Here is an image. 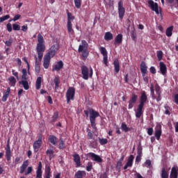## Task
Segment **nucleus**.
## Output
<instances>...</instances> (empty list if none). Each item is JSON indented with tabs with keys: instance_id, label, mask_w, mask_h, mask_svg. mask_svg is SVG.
<instances>
[{
	"instance_id": "nucleus-16",
	"label": "nucleus",
	"mask_w": 178,
	"mask_h": 178,
	"mask_svg": "<svg viewBox=\"0 0 178 178\" xmlns=\"http://www.w3.org/2000/svg\"><path fill=\"white\" fill-rule=\"evenodd\" d=\"M63 67V61L60 60L54 65V66L53 67L52 71L59 72V70H60V69H62Z\"/></svg>"
},
{
	"instance_id": "nucleus-15",
	"label": "nucleus",
	"mask_w": 178,
	"mask_h": 178,
	"mask_svg": "<svg viewBox=\"0 0 178 178\" xmlns=\"http://www.w3.org/2000/svg\"><path fill=\"white\" fill-rule=\"evenodd\" d=\"M134 161V156L130 155L126 165L124 166V170H126L127 168H131L133 166Z\"/></svg>"
},
{
	"instance_id": "nucleus-27",
	"label": "nucleus",
	"mask_w": 178,
	"mask_h": 178,
	"mask_svg": "<svg viewBox=\"0 0 178 178\" xmlns=\"http://www.w3.org/2000/svg\"><path fill=\"white\" fill-rule=\"evenodd\" d=\"M113 65H114V70L115 73H119L120 70V64L119 63V60H115L113 62Z\"/></svg>"
},
{
	"instance_id": "nucleus-63",
	"label": "nucleus",
	"mask_w": 178,
	"mask_h": 178,
	"mask_svg": "<svg viewBox=\"0 0 178 178\" xmlns=\"http://www.w3.org/2000/svg\"><path fill=\"white\" fill-rule=\"evenodd\" d=\"M134 176L136 178H145L144 177L141 176V174L138 172H136Z\"/></svg>"
},
{
	"instance_id": "nucleus-29",
	"label": "nucleus",
	"mask_w": 178,
	"mask_h": 178,
	"mask_svg": "<svg viewBox=\"0 0 178 178\" xmlns=\"http://www.w3.org/2000/svg\"><path fill=\"white\" fill-rule=\"evenodd\" d=\"M104 40L106 41H111L113 40V34L111 32H106L104 35Z\"/></svg>"
},
{
	"instance_id": "nucleus-51",
	"label": "nucleus",
	"mask_w": 178,
	"mask_h": 178,
	"mask_svg": "<svg viewBox=\"0 0 178 178\" xmlns=\"http://www.w3.org/2000/svg\"><path fill=\"white\" fill-rule=\"evenodd\" d=\"M31 172H33V167L32 166L28 167L26 171L25 172V176L30 175Z\"/></svg>"
},
{
	"instance_id": "nucleus-48",
	"label": "nucleus",
	"mask_w": 178,
	"mask_h": 178,
	"mask_svg": "<svg viewBox=\"0 0 178 178\" xmlns=\"http://www.w3.org/2000/svg\"><path fill=\"white\" fill-rule=\"evenodd\" d=\"M13 29L15 31H19L20 30V25H19L17 24H13Z\"/></svg>"
},
{
	"instance_id": "nucleus-34",
	"label": "nucleus",
	"mask_w": 178,
	"mask_h": 178,
	"mask_svg": "<svg viewBox=\"0 0 178 178\" xmlns=\"http://www.w3.org/2000/svg\"><path fill=\"white\" fill-rule=\"evenodd\" d=\"M54 83L55 84V90H58L59 84H60V79H59V77L56 76L54 79Z\"/></svg>"
},
{
	"instance_id": "nucleus-14",
	"label": "nucleus",
	"mask_w": 178,
	"mask_h": 178,
	"mask_svg": "<svg viewBox=\"0 0 178 178\" xmlns=\"http://www.w3.org/2000/svg\"><path fill=\"white\" fill-rule=\"evenodd\" d=\"M81 44L79 47V52H83L85 51H87V48L88 47V43L86 40H82Z\"/></svg>"
},
{
	"instance_id": "nucleus-33",
	"label": "nucleus",
	"mask_w": 178,
	"mask_h": 178,
	"mask_svg": "<svg viewBox=\"0 0 178 178\" xmlns=\"http://www.w3.org/2000/svg\"><path fill=\"white\" fill-rule=\"evenodd\" d=\"M42 82V78L41 76L38 77L36 80V84H35L36 90H40V88H41Z\"/></svg>"
},
{
	"instance_id": "nucleus-43",
	"label": "nucleus",
	"mask_w": 178,
	"mask_h": 178,
	"mask_svg": "<svg viewBox=\"0 0 178 178\" xmlns=\"http://www.w3.org/2000/svg\"><path fill=\"white\" fill-rule=\"evenodd\" d=\"M164 108L165 109V115H170V111H171L170 107L169 106H168V104H165L164 106Z\"/></svg>"
},
{
	"instance_id": "nucleus-23",
	"label": "nucleus",
	"mask_w": 178,
	"mask_h": 178,
	"mask_svg": "<svg viewBox=\"0 0 178 178\" xmlns=\"http://www.w3.org/2000/svg\"><path fill=\"white\" fill-rule=\"evenodd\" d=\"M123 42V35L118 34L115 38V45H120Z\"/></svg>"
},
{
	"instance_id": "nucleus-10",
	"label": "nucleus",
	"mask_w": 178,
	"mask_h": 178,
	"mask_svg": "<svg viewBox=\"0 0 178 178\" xmlns=\"http://www.w3.org/2000/svg\"><path fill=\"white\" fill-rule=\"evenodd\" d=\"M100 53L103 55V63L105 66H108V51L104 47H100L99 48Z\"/></svg>"
},
{
	"instance_id": "nucleus-37",
	"label": "nucleus",
	"mask_w": 178,
	"mask_h": 178,
	"mask_svg": "<svg viewBox=\"0 0 178 178\" xmlns=\"http://www.w3.org/2000/svg\"><path fill=\"white\" fill-rule=\"evenodd\" d=\"M59 149H65L66 148V145H65V141H63V139L60 138L58 145Z\"/></svg>"
},
{
	"instance_id": "nucleus-50",
	"label": "nucleus",
	"mask_w": 178,
	"mask_h": 178,
	"mask_svg": "<svg viewBox=\"0 0 178 178\" xmlns=\"http://www.w3.org/2000/svg\"><path fill=\"white\" fill-rule=\"evenodd\" d=\"M10 16L9 15H6L3 17H0V23H2V22H5V20H8Z\"/></svg>"
},
{
	"instance_id": "nucleus-2",
	"label": "nucleus",
	"mask_w": 178,
	"mask_h": 178,
	"mask_svg": "<svg viewBox=\"0 0 178 178\" xmlns=\"http://www.w3.org/2000/svg\"><path fill=\"white\" fill-rule=\"evenodd\" d=\"M38 42L36 51L39 60H42V56H44V51H45V44H44V37L40 33L38 35Z\"/></svg>"
},
{
	"instance_id": "nucleus-9",
	"label": "nucleus",
	"mask_w": 178,
	"mask_h": 178,
	"mask_svg": "<svg viewBox=\"0 0 178 178\" xmlns=\"http://www.w3.org/2000/svg\"><path fill=\"white\" fill-rule=\"evenodd\" d=\"M147 3L153 12H155L156 15H159V8L158 7V3H155L153 0H148Z\"/></svg>"
},
{
	"instance_id": "nucleus-1",
	"label": "nucleus",
	"mask_w": 178,
	"mask_h": 178,
	"mask_svg": "<svg viewBox=\"0 0 178 178\" xmlns=\"http://www.w3.org/2000/svg\"><path fill=\"white\" fill-rule=\"evenodd\" d=\"M147 102H148V96L147 95V92L143 90L140 93L139 104L137 109L135 110L136 118L138 119H140L143 113H144L143 109H144V105H145Z\"/></svg>"
},
{
	"instance_id": "nucleus-31",
	"label": "nucleus",
	"mask_w": 178,
	"mask_h": 178,
	"mask_svg": "<svg viewBox=\"0 0 178 178\" xmlns=\"http://www.w3.org/2000/svg\"><path fill=\"white\" fill-rule=\"evenodd\" d=\"M86 171L79 170L75 174V177L76 178H83L86 176Z\"/></svg>"
},
{
	"instance_id": "nucleus-49",
	"label": "nucleus",
	"mask_w": 178,
	"mask_h": 178,
	"mask_svg": "<svg viewBox=\"0 0 178 178\" xmlns=\"http://www.w3.org/2000/svg\"><path fill=\"white\" fill-rule=\"evenodd\" d=\"M36 177L37 178H42V170H37Z\"/></svg>"
},
{
	"instance_id": "nucleus-38",
	"label": "nucleus",
	"mask_w": 178,
	"mask_h": 178,
	"mask_svg": "<svg viewBox=\"0 0 178 178\" xmlns=\"http://www.w3.org/2000/svg\"><path fill=\"white\" fill-rule=\"evenodd\" d=\"M6 159L7 161H10L11 158H12V152H10V150H6Z\"/></svg>"
},
{
	"instance_id": "nucleus-58",
	"label": "nucleus",
	"mask_w": 178,
	"mask_h": 178,
	"mask_svg": "<svg viewBox=\"0 0 178 178\" xmlns=\"http://www.w3.org/2000/svg\"><path fill=\"white\" fill-rule=\"evenodd\" d=\"M153 133H154V129L152 128L147 129L148 136H152Z\"/></svg>"
},
{
	"instance_id": "nucleus-59",
	"label": "nucleus",
	"mask_w": 178,
	"mask_h": 178,
	"mask_svg": "<svg viewBox=\"0 0 178 178\" xmlns=\"http://www.w3.org/2000/svg\"><path fill=\"white\" fill-rule=\"evenodd\" d=\"M145 165L146 168H149V166H151V160H146L145 162Z\"/></svg>"
},
{
	"instance_id": "nucleus-54",
	"label": "nucleus",
	"mask_w": 178,
	"mask_h": 178,
	"mask_svg": "<svg viewBox=\"0 0 178 178\" xmlns=\"http://www.w3.org/2000/svg\"><path fill=\"white\" fill-rule=\"evenodd\" d=\"M12 73H13V76H15L16 77V79L17 80H19V72H16L15 70H12Z\"/></svg>"
},
{
	"instance_id": "nucleus-47",
	"label": "nucleus",
	"mask_w": 178,
	"mask_h": 178,
	"mask_svg": "<svg viewBox=\"0 0 178 178\" xmlns=\"http://www.w3.org/2000/svg\"><path fill=\"white\" fill-rule=\"evenodd\" d=\"M131 37L133 41H136V40L137 38V33H136V31H131Z\"/></svg>"
},
{
	"instance_id": "nucleus-30",
	"label": "nucleus",
	"mask_w": 178,
	"mask_h": 178,
	"mask_svg": "<svg viewBox=\"0 0 178 178\" xmlns=\"http://www.w3.org/2000/svg\"><path fill=\"white\" fill-rule=\"evenodd\" d=\"M67 29L69 34H73V33H74V31L73 30V24H72V22L67 23Z\"/></svg>"
},
{
	"instance_id": "nucleus-19",
	"label": "nucleus",
	"mask_w": 178,
	"mask_h": 178,
	"mask_svg": "<svg viewBox=\"0 0 178 178\" xmlns=\"http://www.w3.org/2000/svg\"><path fill=\"white\" fill-rule=\"evenodd\" d=\"M35 70L36 73H40L41 70V67L40 65V63L41 60H40V58H37V56H35Z\"/></svg>"
},
{
	"instance_id": "nucleus-28",
	"label": "nucleus",
	"mask_w": 178,
	"mask_h": 178,
	"mask_svg": "<svg viewBox=\"0 0 178 178\" xmlns=\"http://www.w3.org/2000/svg\"><path fill=\"white\" fill-rule=\"evenodd\" d=\"M16 78H15V76H10L8 78V84L9 86H10V87H15V86H16Z\"/></svg>"
},
{
	"instance_id": "nucleus-41",
	"label": "nucleus",
	"mask_w": 178,
	"mask_h": 178,
	"mask_svg": "<svg viewBox=\"0 0 178 178\" xmlns=\"http://www.w3.org/2000/svg\"><path fill=\"white\" fill-rule=\"evenodd\" d=\"M121 129L125 133H127V131H129V130H130V129L129 127H127V125L126 124H124V123H122Z\"/></svg>"
},
{
	"instance_id": "nucleus-13",
	"label": "nucleus",
	"mask_w": 178,
	"mask_h": 178,
	"mask_svg": "<svg viewBox=\"0 0 178 178\" xmlns=\"http://www.w3.org/2000/svg\"><path fill=\"white\" fill-rule=\"evenodd\" d=\"M89 158H91L92 161L97 162V163H101L102 162V158L99 156L98 154L90 152L88 154Z\"/></svg>"
},
{
	"instance_id": "nucleus-52",
	"label": "nucleus",
	"mask_w": 178,
	"mask_h": 178,
	"mask_svg": "<svg viewBox=\"0 0 178 178\" xmlns=\"http://www.w3.org/2000/svg\"><path fill=\"white\" fill-rule=\"evenodd\" d=\"M163 56V52H162V51H159L157 52V58L159 60H161Z\"/></svg>"
},
{
	"instance_id": "nucleus-45",
	"label": "nucleus",
	"mask_w": 178,
	"mask_h": 178,
	"mask_svg": "<svg viewBox=\"0 0 178 178\" xmlns=\"http://www.w3.org/2000/svg\"><path fill=\"white\" fill-rule=\"evenodd\" d=\"M86 170H87V172H91V170H92V162L88 163V165L86 166Z\"/></svg>"
},
{
	"instance_id": "nucleus-56",
	"label": "nucleus",
	"mask_w": 178,
	"mask_h": 178,
	"mask_svg": "<svg viewBox=\"0 0 178 178\" xmlns=\"http://www.w3.org/2000/svg\"><path fill=\"white\" fill-rule=\"evenodd\" d=\"M6 28H7L8 31L9 33H11V31H12V24H10V23L7 24Z\"/></svg>"
},
{
	"instance_id": "nucleus-5",
	"label": "nucleus",
	"mask_w": 178,
	"mask_h": 178,
	"mask_svg": "<svg viewBox=\"0 0 178 178\" xmlns=\"http://www.w3.org/2000/svg\"><path fill=\"white\" fill-rule=\"evenodd\" d=\"M81 73L83 75V79L84 80H87L88 77H92V68L90 67V70H89L88 67H87L86 66H82Z\"/></svg>"
},
{
	"instance_id": "nucleus-32",
	"label": "nucleus",
	"mask_w": 178,
	"mask_h": 178,
	"mask_svg": "<svg viewBox=\"0 0 178 178\" xmlns=\"http://www.w3.org/2000/svg\"><path fill=\"white\" fill-rule=\"evenodd\" d=\"M161 178H169V172L166 171L165 168H163L161 170Z\"/></svg>"
},
{
	"instance_id": "nucleus-62",
	"label": "nucleus",
	"mask_w": 178,
	"mask_h": 178,
	"mask_svg": "<svg viewBox=\"0 0 178 178\" xmlns=\"http://www.w3.org/2000/svg\"><path fill=\"white\" fill-rule=\"evenodd\" d=\"M29 30V27L27 25H24L22 26V31H24V33Z\"/></svg>"
},
{
	"instance_id": "nucleus-22",
	"label": "nucleus",
	"mask_w": 178,
	"mask_h": 178,
	"mask_svg": "<svg viewBox=\"0 0 178 178\" xmlns=\"http://www.w3.org/2000/svg\"><path fill=\"white\" fill-rule=\"evenodd\" d=\"M147 65L145 64V62L143 61L140 64V70L143 77L144 76H145V74H147Z\"/></svg>"
},
{
	"instance_id": "nucleus-21",
	"label": "nucleus",
	"mask_w": 178,
	"mask_h": 178,
	"mask_svg": "<svg viewBox=\"0 0 178 178\" xmlns=\"http://www.w3.org/2000/svg\"><path fill=\"white\" fill-rule=\"evenodd\" d=\"M49 65H51V58L49 57L44 56L43 60V67L44 69H48L49 67Z\"/></svg>"
},
{
	"instance_id": "nucleus-25",
	"label": "nucleus",
	"mask_w": 178,
	"mask_h": 178,
	"mask_svg": "<svg viewBox=\"0 0 178 178\" xmlns=\"http://www.w3.org/2000/svg\"><path fill=\"white\" fill-rule=\"evenodd\" d=\"M28 166H29V160H26L25 161L23 162L22 165H21L19 172L22 174L24 173Z\"/></svg>"
},
{
	"instance_id": "nucleus-4",
	"label": "nucleus",
	"mask_w": 178,
	"mask_h": 178,
	"mask_svg": "<svg viewBox=\"0 0 178 178\" xmlns=\"http://www.w3.org/2000/svg\"><path fill=\"white\" fill-rule=\"evenodd\" d=\"M150 91H151V95H152L153 99H156L157 102H159L162 98L161 97V87H159L158 85H156L155 86V91L156 93V96H155V92L154 91V86L151 85L150 86Z\"/></svg>"
},
{
	"instance_id": "nucleus-40",
	"label": "nucleus",
	"mask_w": 178,
	"mask_h": 178,
	"mask_svg": "<svg viewBox=\"0 0 178 178\" xmlns=\"http://www.w3.org/2000/svg\"><path fill=\"white\" fill-rule=\"evenodd\" d=\"M58 118H59V113L58 112H55L52 116L51 122L54 123V122L58 120Z\"/></svg>"
},
{
	"instance_id": "nucleus-18",
	"label": "nucleus",
	"mask_w": 178,
	"mask_h": 178,
	"mask_svg": "<svg viewBox=\"0 0 178 178\" xmlns=\"http://www.w3.org/2000/svg\"><path fill=\"white\" fill-rule=\"evenodd\" d=\"M9 95H10V88L8 87L6 91L4 92L3 94V97L1 98L2 102H6V101H8V98L9 97Z\"/></svg>"
},
{
	"instance_id": "nucleus-36",
	"label": "nucleus",
	"mask_w": 178,
	"mask_h": 178,
	"mask_svg": "<svg viewBox=\"0 0 178 178\" xmlns=\"http://www.w3.org/2000/svg\"><path fill=\"white\" fill-rule=\"evenodd\" d=\"M172 31H173V26L168 27L166 29V32H165L167 37H172Z\"/></svg>"
},
{
	"instance_id": "nucleus-6",
	"label": "nucleus",
	"mask_w": 178,
	"mask_h": 178,
	"mask_svg": "<svg viewBox=\"0 0 178 178\" xmlns=\"http://www.w3.org/2000/svg\"><path fill=\"white\" fill-rule=\"evenodd\" d=\"M58 49H59V44H54L51 46V47L49 49V52L44 56H47L51 59V58H54L55 56L56 52L58 51Z\"/></svg>"
},
{
	"instance_id": "nucleus-26",
	"label": "nucleus",
	"mask_w": 178,
	"mask_h": 178,
	"mask_svg": "<svg viewBox=\"0 0 178 178\" xmlns=\"http://www.w3.org/2000/svg\"><path fill=\"white\" fill-rule=\"evenodd\" d=\"M49 141L52 144V145H58V138L54 135H51L49 137Z\"/></svg>"
},
{
	"instance_id": "nucleus-55",
	"label": "nucleus",
	"mask_w": 178,
	"mask_h": 178,
	"mask_svg": "<svg viewBox=\"0 0 178 178\" xmlns=\"http://www.w3.org/2000/svg\"><path fill=\"white\" fill-rule=\"evenodd\" d=\"M138 156H143V148L138 147Z\"/></svg>"
},
{
	"instance_id": "nucleus-3",
	"label": "nucleus",
	"mask_w": 178,
	"mask_h": 178,
	"mask_svg": "<svg viewBox=\"0 0 178 178\" xmlns=\"http://www.w3.org/2000/svg\"><path fill=\"white\" fill-rule=\"evenodd\" d=\"M89 115L91 127H92V129H94V130H97L95 120L97 119V118H99V113L92 108H90L89 110Z\"/></svg>"
},
{
	"instance_id": "nucleus-44",
	"label": "nucleus",
	"mask_w": 178,
	"mask_h": 178,
	"mask_svg": "<svg viewBox=\"0 0 178 178\" xmlns=\"http://www.w3.org/2000/svg\"><path fill=\"white\" fill-rule=\"evenodd\" d=\"M137 95H133L131 99L129 100V102L132 103V104H136V102H137Z\"/></svg>"
},
{
	"instance_id": "nucleus-24",
	"label": "nucleus",
	"mask_w": 178,
	"mask_h": 178,
	"mask_svg": "<svg viewBox=\"0 0 178 178\" xmlns=\"http://www.w3.org/2000/svg\"><path fill=\"white\" fill-rule=\"evenodd\" d=\"M178 167L175 166L172 168L171 173L170 175V178H177Z\"/></svg>"
},
{
	"instance_id": "nucleus-17",
	"label": "nucleus",
	"mask_w": 178,
	"mask_h": 178,
	"mask_svg": "<svg viewBox=\"0 0 178 178\" xmlns=\"http://www.w3.org/2000/svg\"><path fill=\"white\" fill-rule=\"evenodd\" d=\"M160 72L163 76H165L168 72V68L166 67V65L163 63V62L159 63Z\"/></svg>"
},
{
	"instance_id": "nucleus-57",
	"label": "nucleus",
	"mask_w": 178,
	"mask_h": 178,
	"mask_svg": "<svg viewBox=\"0 0 178 178\" xmlns=\"http://www.w3.org/2000/svg\"><path fill=\"white\" fill-rule=\"evenodd\" d=\"M150 70V73H152V74H155L156 73V69L155 68V67H151L149 68Z\"/></svg>"
},
{
	"instance_id": "nucleus-8",
	"label": "nucleus",
	"mask_w": 178,
	"mask_h": 178,
	"mask_svg": "<svg viewBox=\"0 0 178 178\" xmlns=\"http://www.w3.org/2000/svg\"><path fill=\"white\" fill-rule=\"evenodd\" d=\"M124 13H126V9H124V7H123V1L120 0L118 2V15L120 20H123Z\"/></svg>"
},
{
	"instance_id": "nucleus-64",
	"label": "nucleus",
	"mask_w": 178,
	"mask_h": 178,
	"mask_svg": "<svg viewBox=\"0 0 178 178\" xmlns=\"http://www.w3.org/2000/svg\"><path fill=\"white\" fill-rule=\"evenodd\" d=\"M175 102L178 105V94L175 95Z\"/></svg>"
},
{
	"instance_id": "nucleus-7",
	"label": "nucleus",
	"mask_w": 178,
	"mask_h": 178,
	"mask_svg": "<svg viewBox=\"0 0 178 178\" xmlns=\"http://www.w3.org/2000/svg\"><path fill=\"white\" fill-rule=\"evenodd\" d=\"M76 92V90L73 88H69L66 92V99L67 102L69 104L71 100L74 99V94Z\"/></svg>"
},
{
	"instance_id": "nucleus-46",
	"label": "nucleus",
	"mask_w": 178,
	"mask_h": 178,
	"mask_svg": "<svg viewBox=\"0 0 178 178\" xmlns=\"http://www.w3.org/2000/svg\"><path fill=\"white\" fill-rule=\"evenodd\" d=\"M45 172H46V176H48V177L51 178V167L49 166L46 167Z\"/></svg>"
},
{
	"instance_id": "nucleus-42",
	"label": "nucleus",
	"mask_w": 178,
	"mask_h": 178,
	"mask_svg": "<svg viewBox=\"0 0 178 178\" xmlns=\"http://www.w3.org/2000/svg\"><path fill=\"white\" fill-rule=\"evenodd\" d=\"M72 20H74V16L72 15L70 13H67V23H72Z\"/></svg>"
},
{
	"instance_id": "nucleus-39",
	"label": "nucleus",
	"mask_w": 178,
	"mask_h": 178,
	"mask_svg": "<svg viewBox=\"0 0 178 178\" xmlns=\"http://www.w3.org/2000/svg\"><path fill=\"white\" fill-rule=\"evenodd\" d=\"M74 2L77 9H80L81 8V0H74Z\"/></svg>"
},
{
	"instance_id": "nucleus-60",
	"label": "nucleus",
	"mask_w": 178,
	"mask_h": 178,
	"mask_svg": "<svg viewBox=\"0 0 178 178\" xmlns=\"http://www.w3.org/2000/svg\"><path fill=\"white\" fill-rule=\"evenodd\" d=\"M21 15L17 14L16 15H15L14 18L13 19V22H16L17 20H19V19H20Z\"/></svg>"
},
{
	"instance_id": "nucleus-12",
	"label": "nucleus",
	"mask_w": 178,
	"mask_h": 178,
	"mask_svg": "<svg viewBox=\"0 0 178 178\" xmlns=\"http://www.w3.org/2000/svg\"><path fill=\"white\" fill-rule=\"evenodd\" d=\"M154 136L156 140H159L161 139V136H162V125L161 124H156Z\"/></svg>"
},
{
	"instance_id": "nucleus-20",
	"label": "nucleus",
	"mask_w": 178,
	"mask_h": 178,
	"mask_svg": "<svg viewBox=\"0 0 178 178\" xmlns=\"http://www.w3.org/2000/svg\"><path fill=\"white\" fill-rule=\"evenodd\" d=\"M74 161L75 162L76 166V168H80L81 166V161L80 160V156L78 154L73 155Z\"/></svg>"
},
{
	"instance_id": "nucleus-11",
	"label": "nucleus",
	"mask_w": 178,
	"mask_h": 178,
	"mask_svg": "<svg viewBox=\"0 0 178 178\" xmlns=\"http://www.w3.org/2000/svg\"><path fill=\"white\" fill-rule=\"evenodd\" d=\"M41 145H42V137L39 136L38 139L35 141L33 143V149L34 152H37L40 151V148H41Z\"/></svg>"
},
{
	"instance_id": "nucleus-53",
	"label": "nucleus",
	"mask_w": 178,
	"mask_h": 178,
	"mask_svg": "<svg viewBox=\"0 0 178 178\" xmlns=\"http://www.w3.org/2000/svg\"><path fill=\"white\" fill-rule=\"evenodd\" d=\"M99 143L101 145H105V144H108V139L106 138L100 139Z\"/></svg>"
},
{
	"instance_id": "nucleus-35",
	"label": "nucleus",
	"mask_w": 178,
	"mask_h": 178,
	"mask_svg": "<svg viewBox=\"0 0 178 178\" xmlns=\"http://www.w3.org/2000/svg\"><path fill=\"white\" fill-rule=\"evenodd\" d=\"M19 84L23 86L24 90H29L30 88V86H29V81H19Z\"/></svg>"
},
{
	"instance_id": "nucleus-61",
	"label": "nucleus",
	"mask_w": 178,
	"mask_h": 178,
	"mask_svg": "<svg viewBox=\"0 0 178 178\" xmlns=\"http://www.w3.org/2000/svg\"><path fill=\"white\" fill-rule=\"evenodd\" d=\"M46 154H47V155H54V150H52V149H47V151H46Z\"/></svg>"
}]
</instances>
